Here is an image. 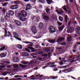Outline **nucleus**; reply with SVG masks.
<instances>
[{
    "instance_id": "1",
    "label": "nucleus",
    "mask_w": 80,
    "mask_h": 80,
    "mask_svg": "<svg viewBox=\"0 0 80 80\" xmlns=\"http://www.w3.org/2000/svg\"><path fill=\"white\" fill-rule=\"evenodd\" d=\"M27 16V13L25 10H22L21 11V13H19L17 14V17H26Z\"/></svg>"
},
{
    "instance_id": "2",
    "label": "nucleus",
    "mask_w": 80,
    "mask_h": 80,
    "mask_svg": "<svg viewBox=\"0 0 80 80\" xmlns=\"http://www.w3.org/2000/svg\"><path fill=\"white\" fill-rule=\"evenodd\" d=\"M11 9L12 10H15V9H18V6L17 4L11 5L10 7Z\"/></svg>"
},
{
    "instance_id": "3",
    "label": "nucleus",
    "mask_w": 80,
    "mask_h": 80,
    "mask_svg": "<svg viewBox=\"0 0 80 80\" xmlns=\"http://www.w3.org/2000/svg\"><path fill=\"white\" fill-rule=\"evenodd\" d=\"M32 31L34 34H36L37 33V30H36V27L35 26L32 27Z\"/></svg>"
},
{
    "instance_id": "4",
    "label": "nucleus",
    "mask_w": 80,
    "mask_h": 80,
    "mask_svg": "<svg viewBox=\"0 0 80 80\" xmlns=\"http://www.w3.org/2000/svg\"><path fill=\"white\" fill-rule=\"evenodd\" d=\"M62 8H63V10H65V12H68V10H69V9H70V7H69L68 6H67L66 5L63 6L62 7Z\"/></svg>"
},
{
    "instance_id": "5",
    "label": "nucleus",
    "mask_w": 80,
    "mask_h": 80,
    "mask_svg": "<svg viewBox=\"0 0 80 80\" xmlns=\"http://www.w3.org/2000/svg\"><path fill=\"white\" fill-rule=\"evenodd\" d=\"M39 29L40 30H42L43 28V23L42 22H40L39 23Z\"/></svg>"
},
{
    "instance_id": "6",
    "label": "nucleus",
    "mask_w": 80,
    "mask_h": 80,
    "mask_svg": "<svg viewBox=\"0 0 80 80\" xmlns=\"http://www.w3.org/2000/svg\"><path fill=\"white\" fill-rule=\"evenodd\" d=\"M7 54V53L6 52H5L4 53H2L0 54V56L1 58H3L6 57V55Z\"/></svg>"
},
{
    "instance_id": "7",
    "label": "nucleus",
    "mask_w": 80,
    "mask_h": 80,
    "mask_svg": "<svg viewBox=\"0 0 80 80\" xmlns=\"http://www.w3.org/2000/svg\"><path fill=\"white\" fill-rule=\"evenodd\" d=\"M64 39H65V38L63 37L59 38L58 39L57 42L58 43H60V42H62L63 40H64Z\"/></svg>"
},
{
    "instance_id": "8",
    "label": "nucleus",
    "mask_w": 80,
    "mask_h": 80,
    "mask_svg": "<svg viewBox=\"0 0 80 80\" xmlns=\"http://www.w3.org/2000/svg\"><path fill=\"white\" fill-rule=\"evenodd\" d=\"M14 23H15L18 26H20L22 24V23L20 22V21L18 20H15L14 21Z\"/></svg>"
},
{
    "instance_id": "9",
    "label": "nucleus",
    "mask_w": 80,
    "mask_h": 80,
    "mask_svg": "<svg viewBox=\"0 0 80 80\" xmlns=\"http://www.w3.org/2000/svg\"><path fill=\"white\" fill-rule=\"evenodd\" d=\"M20 20H22V22H25L27 20V18H23V16H19Z\"/></svg>"
},
{
    "instance_id": "10",
    "label": "nucleus",
    "mask_w": 80,
    "mask_h": 80,
    "mask_svg": "<svg viewBox=\"0 0 80 80\" xmlns=\"http://www.w3.org/2000/svg\"><path fill=\"white\" fill-rule=\"evenodd\" d=\"M22 55L23 57H28L29 54L26 52H24L22 53Z\"/></svg>"
},
{
    "instance_id": "11",
    "label": "nucleus",
    "mask_w": 80,
    "mask_h": 80,
    "mask_svg": "<svg viewBox=\"0 0 80 80\" xmlns=\"http://www.w3.org/2000/svg\"><path fill=\"white\" fill-rule=\"evenodd\" d=\"M8 13L11 16H13V15L15 14V12L11 10H9L8 11Z\"/></svg>"
},
{
    "instance_id": "12",
    "label": "nucleus",
    "mask_w": 80,
    "mask_h": 80,
    "mask_svg": "<svg viewBox=\"0 0 80 80\" xmlns=\"http://www.w3.org/2000/svg\"><path fill=\"white\" fill-rule=\"evenodd\" d=\"M28 49L30 50L32 52H37V51L35 50V49L33 48L32 47H28Z\"/></svg>"
},
{
    "instance_id": "13",
    "label": "nucleus",
    "mask_w": 80,
    "mask_h": 80,
    "mask_svg": "<svg viewBox=\"0 0 80 80\" xmlns=\"http://www.w3.org/2000/svg\"><path fill=\"white\" fill-rule=\"evenodd\" d=\"M31 55L32 57L33 58H35V59L36 58H37V56H35L36 55H37V53H31Z\"/></svg>"
},
{
    "instance_id": "14",
    "label": "nucleus",
    "mask_w": 80,
    "mask_h": 80,
    "mask_svg": "<svg viewBox=\"0 0 80 80\" xmlns=\"http://www.w3.org/2000/svg\"><path fill=\"white\" fill-rule=\"evenodd\" d=\"M14 62H19V58L18 57H14L13 60Z\"/></svg>"
},
{
    "instance_id": "15",
    "label": "nucleus",
    "mask_w": 80,
    "mask_h": 80,
    "mask_svg": "<svg viewBox=\"0 0 80 80\" xmlns=\"http://www.w3.org/2000/svg\"><path fill=\"white\" fill-rule=\"evenodd\" d=\"M65 28V27L64 25L62 26L61 27H59L58 28V29L59 30V31L60 32H62L63 30V28Z\"/></svg>"
},
{
    "instance_id": "16",
    "label": "nucleus",
    "mask_w": 80,
    "mask_h": 80,
    "mask_svg": "<svg viewBox=\"0 0 80 80\" xmlns=\"http://www.w3.org/2000/svg\"><path fill=\"white\" fill-rule=\"evenodd\" d=\"M68 20H69V18H68L67 15L64 16V21L66 23L68 22Z\"/></svg>"
},
{
    "instance_id": "17",
    "label": "nucleus",
    "mask_w": 80,
    "mask_h": 80,
    "mask_svg": "<svg viewBox=\"0 0 80 80\" xmlns=\"http://www.w3.org/2000/svg\"><path fill=\"white\" fill-rule=\"evenodd\" d=\"M76 30V33L77 34L79 35V33H80V27H78Z\"/></svg>"
},
{
    "instance_id": "18",
    "label": "nucleus",
    "mask_w": 80,
    "mask_h": 80,
    "mask_svg": "<svg viewBox=\"0 0 80 80\" xmlns=\"http://www.w3.org/2000/svg\"><path fill=\"white\" fill-rule=\"evenodd\" d=\"M69 70V69H64V70L62 71V72H64V73H69V72H72V70H70V71Z\"/></svg>"
},
{
    "instance_id": "19",
    "label": "nucleus",
    "mask_w": 80,
    "mask_h": 80,
    "mask_svg": "<svg viewBox=\"0 0 80 80\" xmlns=\"http://www.w3.org/2000/svg\"><path fill=\"white\" fill-rule=\"evenodd\" d=\"M26 7L28 9V10H30V9H32V6H31L30 4H27L26 5Z\"/></svg>"
},
{
    "instance_id": "20",
    "label": "nucleus",
    "mask_w": 80,
    "mask_h": 80,
    "mask_svg": "<svg viewBox=\"0 0 80 80\" xmlns=\"http://www.w3.org/2000/svg\"><path fill=\"white\" fill-rule=\"evenodd\" d=\"M14 3L16 5H17V4H21L22 3V2L19 0L14 1Z\"/></svg>"
},
{
    "instance_id": "21",
    "label": "nucleus",
    "mask_w": 80,
    "mask_h": 80,
    "mask_svg": "<svg viewBox=\"0 0 80 80\" xmlns=\"http://www.w3.org/2000/svg\"><path fill=\"white\" fill-rule=\"evenodd\" d=\"M49 30H56V29L54 27L51 26L49 27Z\"/></svg>"
},
{
    "instance_id": "22",
    "label": "nucleus",
    "mask_w": 80,
    "mask_h": 80,
    "mask_svg": "<svg viewBox=\"0 0 80 80\" xmlns=\"http://www.w3.org/2000/svg\"><path fill=\"white\" fill-rule=\"evenodd\" d=\"M43 19L44 20L45 19L46 20V21H48V20H49V17L47 15H45L43 17Z\"/></svg>"
},
{
    "instance_id": "23",
    "label": "nucleus",
    "mask_w": 80,
    "mask_h": 80,
    "mask_svg": "<svg viewBox=\"0 0 80 80\" xmlns=\"http://www.w3.org/2000/svg\"><path fill=\"white\" fill-rule=\"evenodd\" d=\"M19 67L22 68H26V67H27V65L19 64Z\"/></svg>"
},
{
    "instance_id": "24",
    "label": "nucleus",
    "mask_w": 80,
    "mask_h": 80,
    "mask_svg": "<svg viewBox=\"0 0 80 80\" xmlns=\"http://www.w3.org/2000/svg\"><path fill=\"white\" fill-rule=\"evenodd\" d=\"M48 42L50 43H55V40L54 39L49 40H48Z\"/></svg>"
},
{
    "instance_id": "25",
    "label": "nucleus",
    "mask_w": 80,
    "mask_h": 80,
    "mask_svg": "<svg viewBox=\"0 0 80 80\" xmlns=\"http://www.w3.org/2000/svg\"><path fill=\"white\" fill-rule=\"evenodd\" d=\"M17 46L19 49H22V45L20 44H17Z\"/></svg>"
},
{
    "instance_id": "26",
    "label": "nucleus",
    "mask_w": 80,
    "mask_h": 80,
    "mask_svg": "<svg viewBox=\"0 0 80 80\" xmlns=\"http://www.w3.org/2000/svg\"><path fill=\"white\" fill-rule=\"evenodd\" d=\"M45 51L46 52H49L50 51V48H47L45 49Z\"/></svg>"
},
{
    "instance_id": "27",
    "label": "nucleus",
    "mask_w": 80,
    "mask_h": 80,
    "mask_svg": "<svg viewBox=\"0 0 80 80\" xmlns=\"http://www.w3.org/2000/svg\"><path fill=\"white\" fill-rule=\"evenodd\" d=\"M59 19L61 22H62V21L63 20V17L60 16L59 17Z\"/></svg>"
},
{
    "instance_id": "28",
    "label": "nucleus",
    "mask_w": 80,
    "mask_h": 80,
    "mask_svg": "<svg viewBox=\"0 0 80 80\" xmlns=\"http://www.w3.org/2000/svg\"><path fill=\"white\" fill-rule=\"evenodd\" d=\"M13 35H14V36H16L17 37H18V33H17V32H13Z\"/></svg>"
},
{
    "instance_id": "29",
    "label": "nucleus",
    "mask_w": 80,
    "mask_h": 80,
    "mask_svg": "<svg viewBox=\"0 0 80 80\" xmlns=\"http://www.w3.org/2000/svg\"><path fill=\"white\" fill-rule=\"evenodd\" d=\"M13 67L15 68H18V65L17 64H14L13 65Z\"/></svg>"
},
{
    "instance_id": "30",
    "label": "nucleus",
    "mask_w": 80,
    "mask_h": 80,
    "mask_svg": "<svg viewBox=\"0 0 80 80\" xmlns=\"http://www.w3.org/2000/svg\"><path fill=\"white\" fill-rule=\"evenodd\" d=\"M68 65L63 66L62 67L60 68H63L64 69H65V68H67V67H68Z\"/></svg>"
},
{
    "instance_id": "31",
    "label": "nucleus",
    "mask_w": 80,
    "mask_h": 80,
    "mask_svg": "<svg viewBox=\"0 0 80 80\" xmlns=\"http://www.w3.org/2000/svg\"><path fill=\"white\" fill-rule=\"evenodd\" d=\"M9 27L10 28H11L12 29V30H13V29H14L13 26L12 25V24H9Z\"/></svg>"
},
{
    "instance_id": "32",
    "label": "nucleus",
    "mask_w": 80,
    "mask_h": 80,
    "mask_svg": "<svg viewBox=\"0 0 80 80\" xmlns=\"http://www.w3.org/2000/svg\"><path fill=\"white\" fill-rule=\"evenodd\" d=\"M49 31L51 33H55L56 32V30H50Z\"/></svg>"
},
{
    "instance_id": "33",
    "label": "nucleus",
    "mask_w": 80,
    "mask_h": 80,
    "mask_svg": "<svg viewBox=\"0 0 80 80\" xmlns=\"http://www.w3.org/2000/svg\"><path fill=\"white\" fill-rule=\"evenodd\" d=\"M40 19V17H38L37 18H36V22H38L39 21V20Z\"/></svg>"
},
{
    "instance_id": "34",
    "label": "nucleus",
    "mask_w": 80,
    "mask_h": 80,
    "mask_svg": "<svg viewBox=\"0 0 80 80\" xmlns=\"http://www.w3.org/2000/svg\"><path fill=\"white\" fill-rule=\"evenodd\" d=\"M5 49V47L3 46L2 48H0V51H3Z\"/></svg>"
},
{
    "instance_id": "35",
    "label": "nucleus",
    "mask_w": 80,
    "mask_h": 80,
    "mask_svg": "<svg viewBox=\"0 0 80 80\" xmlns=\"http://www.w3.org/2000/svg\"><path fill=\"white\" fill-rule=\"evenodd\" d=\"M58 78V77L57 76H53L52 78H50V79H57Z\"/></svg>"
},
{
    "instance_id": "36",
    "label": "nucleus",
    "mask_w": 80,
    "mask_h": 80,
    "mask_svg": "<svg viewBox=\"0 0 80 80\" xmlns=\"http://www.w3.org/2000/svg\"><path fill=\"white\" fill-rule=\"evenodd\" d=\"M10 15L9 14H8V13H7L6 14V16L7 18H10Z\"/></svg>"
},
{
    "instance_id": "37",
    "label": "nucleus",
    "mask_w": 80,
    "mask_h": 80,
    "mask_svg": "<svg viewBox=\"0 0 80 80\" xmlns=\"http://www.w3.org/2000/svg\"><path fill=\"white\" fill-rule=\"evenodd\" d=\"M39 2H40L42 3H45V0H38Z\"/></svg>"
},
{
    "instance_id": "38",
    "label": "nucleus",
    "mask_w": 80,
    "mask_h": 80,
    "mask_svg": "<svg viewBox=\"0 0 80 80\" xmlns=\"http://www.w3.org/2000/svg\"><path fill=\"white\" fill-rule=\"evenodd\" d=\"M8 4V2H4L2 4V7H7V5Z\"/></svg>"
},
{
    "instance_id": "39",
    "label": "nucleus",
    "mask_w": 80,
    "mask_h": 80,
    "mask_svg": "<svg viewBox=\"0 0 80 80\" xmlns=\"http://www.w3.org/2000/svg\"><path fill=\"white\" fill-rule=\"evenodd\" d=\"M80 58V55H79L78 56H77L75 58H73L72 59H78V58Z\"/></svg>"
},
{
    "instance_id": "40",
    "label": "nucleus",
    "mask_w": 80,
    "mask_h": 80,
    "mask_svg": "<svg viewBox=\"0 0 80 80\" xmlns=\"http://www.w3.org/2000/svg\"><path fill=\"white\" fill-rule=\"evenodd\" d=\"M1 21L2 22H5V19L3 18H1Z\"/></svg>"
},
{
    "instance_id": "41",
    "label": "nucleus",
    "mask_w": 80,
    "mask_h": 80,
    "mask_svg": "<svg viewBox=\"0 0 80 80\" xmlns=\"http://www.w3.org/2000/svg\"><path fill=\"white\" fill-rule=\"evenodd\" d=\"M67 33H72V32L71 31V30L70 29H68L67 31Z\"/></svg>"
},
{
    "instance_id": "42",
    "label": "nucleus",
    "mask_w": 80,
    "mask_h": 80,
    "mask_svg": "<svg viewBox=\"0 0 80 80\" xmlns=\"http://www.w3.org/2000/svg\"><path fill=\"white\" fill-rule=\"evenodd\" d=\"M11 79H13L12 80H20V79H21V78H13Z\"/></svg>"
},
{
    "instance_id": "43",
    "label": "nucleus",
    "mask_w": 80,
    "mask_h": 80,
    "mask_svg": "<svg viewBox=\"0 0 80 80\" xmlns=\"http://www.w3.org/2000/svg\"><path fill=\"white\" fill-rule=\"evenodd\" d=\"M41 46H39L38 45H37L35 46L36 48H40Z\"/></svg>"
},
{
    "instance_id": "44",
    "label": "nucleus",
    "mask_w": 80,
    "mask_h": 80,
    "mask_svg": "<svg viewBox=\"0 0 80 80\" xmlns=\"http://www.w3.org/2000/svg\"><path fill=\"white\" fill-rule=\"evenodd\" d=\"M8 37H12V36L10 32L8 31Z\"/></svg>"
},
{
    "instance_id": "45",
    "label": "nucleus",
    "mask_w": 80,
    "mask_h": 80,
    "mask_svg": "<svg viewBox=\"0 0 80 80\" xmlns=\"http://www.w3.org/2000/svg\"><path fill=\"white\" fill-rule=\"evenodd\" d=\"M29 62H27V61H24L23 62V64H24V65H27L28 63Z\"/></svg>"
},
{
    "instance_id": "46",
    "label": "nucleus",
    "mask_w": 80,
    "mask_h": 80,
    "mask_svg": "<svg viewBox=\"0 0 80 80\" xmlns=\"http://www.w3.org/2000/svg\"><path fill=\"white\" fill-rule=\"evenodd\" d=\"M50 10L49 8H48V7L46 8V11L47 13H48L49 12H50Z\"/></svg>"
},
{
    "instance_id": "47",
    "label": "nucleus",
    "mask_w": 80,
    "mask_h": 80,
    "mask_svg": "<svg viewBox=\"0 0 80 80\" xmlns=\"http://www.w3.org/2000/svg\"><path fill=\"white\" fill-rule=\"evenodd\" d=\"M42 10H37L36 12L37 13H40V12H42Z\"/></svg>"
},
{
    "instance_id": "48",
    "label": "nucleus",
    "mask_w": 80,
    "mask_h": 80,
    "mask_svg": "<svg viewBox=\"0 0 80 80\" xmlns=\"http://www.w3.org/2000/svg\"><path fill=\"white\" fill-rule=\"evenodd\" d=\"M57 66L55 65H51L49 66V67H56Z\"/></svg>"
},
{
    "instance_id": "49",
    "label": "nucleus",
    "mask_w": 80,
    "mask_h": 80,
    "mask_svg": "<svg viewBox=\"0 0 80 80\" xmlns=\"http://www.w3.org/2000/svg\"><path fill=\"white\" fill-rule=\"evenodd\" d=\"M15 78H18V77H21V78H23V77L20 75H16L15 76Z\"/></svg>"
},
{
    "instance_id": "50",
    "label": "nucleus",
    "mask_w": 80,
    "mask_h": 80,
    "mask_svg": "<svg viewBox=\"0 0 80 80\" xmlns=\"http://www.w3.org/2000/svg\"><path fill=\"white\" fill-rule=\"evenodd\" d=\"M78 60H80V58L77 59H75V60H72V62H76V61H78Z\"/></svg>"
},
{
    "instance_id": "51",
    "label": "nucleus",
    "mask_w": 80,
    "mask_h": 80,
    "mask_svg": "<svg viewBox=\"0 0 80 80\" xmlns=\"http://www.w3.org/2000/svg\"><path fill=\"white\" fill-rule=\"evenodd\" d=\"M47 2H48V3L49 5H50V4H51V3H52V0H48L47 1Z\"/></svg>"
},
{
    "instance_id": "52",
    "label": "nucleus",
    "mask_w": 80,
    "mask_h": 80,
    "mask_svg": "<svg viewBox=\"0 0 80 80\" xmlns=\"http://www.w3.org/2000/svg\"><path fill=\"white\" fill-rule=\"evenodd\" d=\"M61 45H64V46H65L66 45V42H63L61 43Z\"/></svg>"
},
{
    "instance_id": "53",
    "label": "nucleus",
    "mask_w": 80,
    "mask_h": 80,
    "mask_svg": "<svg viewBox=\"0 0 80 80\" xmlns=\"http://www.w3.org/2000/svg\"><path fill=\"white\" fill-rule=\"evenodd\" d=\"M57 23H58L59 26H61V25H62V22H57Z\"/></svg>"
},
{
    "instance_id": "54",
    "label": "nucleus",
    "mask_w": 80,
    "mask_h": 80,
    "mask_svg": "<svg viewBox=\"0 0 80 80\" xmlns=\"http://www.w3.org/2000/svg\"><path fill=\"white\" fill-rule=\"evenodd\" d=\"M42 57H48V55L47 54H44L42 55Z\"/></svg>"
},
{
    "instance_id": "55",
    "label": "nucleus",
    "mask_w": 80,
    "mask_h": 80,
    "mask_svg": "<svg viewBox=\"0 0 80 80\" xmlns=\"http://www.w3.org/2000/svg\"><path fill=\"white\" fill-rule=\"evenodd\" d=\"M60 12L61 13H63L64 12L63 11V10L61 8L60 9Z\"/></svg>"
},
{
    "instance_id": "56",
    "label": "nucleus",
    "mask_w": 80,
    "mask_h": 80,
    "mask_svg": "<svg viewBox=\"0 0 80 80\" xmlns=\"http://www.w3.org/2000/svg\"><path fill=\"white\" fill-rule=\"evenodd\" d=\"M4 30L5 32V34H7V29H6V28H4Z\"/></svg>"
},
{
    "instance_id": "57",
    "label": "nucleus",
    "mask_w": 80,
    "mask_h": 80,
    "mask_svg": "<svg viewBox=\"0 0 80 80\" xmlns=\"http://www.w3.org/2000/svg\"><path fill=\"white\" fill-rule=\"evenodd\" d=\"M79 34H77V33H76V34H74V35L73 37H78V36Z\"/></svg>"
},
{
    "instance_id": "58",
    "label": "nucleus",
    "mask_w": 80,
    "mask_h": 80,
    "mask_svg": "<svg viewBox=\"0 0 80 80\" xmlns=\"http://www.w3.org/2000/svg\"><path fill=\"white\" fill-rule=\"evenodd\" d=\"M43 7L42 6V5H39V7H38V8L39 9H42V8Z\"/></svg>"
},
{
    "instance_id": "59",
    "label": "nucleus",
    "mask_w": 80,
    "mask_h": 80,
    "mask_svg": "<svg viewBox=\"0 0 80 80\" xmlns=\"http://www.w3.org/2000/svg\"><path fill=\"white\" fill-rule=\"evenodd\" d=\"M5 63H7V64H10V61H6L5 62Z\"/></svg>"
},
{
    "instance_id": "60",
    "label": "nucleus",
    "mask_w": 80,
    "mask_h": 80,
    "mask_svg": "<svg viewBox=\"0 0 80 80\" xmlns=\"http://www.w3.org/2000/svg\"><path fill=\"white\" fill-rule=\"evenodd\" d=\"M30 2H32L33 3V2H36V0H30Z\"/></svg>"
},
{
    "instance_id": "61",
    "label": "nucleus",
    "mask_w": 80,
    "mask_h": 80,
    "mask_svg": "<svg viewBox=\"0 0 80 80\" xmlns=\"http://www.w3.org/2000/svg\"><path fill=\"white\" fill-rule=\"evenodd\" d=\"M38 60H40V61H41L42 60V58H37Z\"/></svg>"
},
{
    "instance_id": "62",
    "label": "nucleus",
    "mask_w": 80,
    "mask_h": 80,
    "mask_svg": "<svg viewBox=\"0 0 80 80\" xmlns=\"http://www.w3.org/2000/svg\"><path fill=\"white\" fill-rule=\"evenodd\" d=\"M46 64L48 66L50 65H52V62H49V63H47Z\"/></svg>"
},
{
    "instance_id": "63",
    "label": "nucleus",
    "mask_w": 80,
    "mask_h": 80,
    "mask_svg": "<svg viewBox=\"0 0 80 80\" xmlns=\"http://www.w3.org/2000/svg\"><path fill=\"white\" fill-rule=\"evenodd\" d=\"M0 68H5V65H2L0 66Z\"/></svg>"
},
{
    "instance_id": "64",
    "label": "nucleus",
    "mask_w": 80,
    "mask_h": 80,
    "mask_svg": "<svg viewBox=\"0 0 80 80\" xmlns=\"http://www.w3.org/2000/svg\"><path fill=\"white\" fill-rule=\"evenodd\" d=\"M2 12L3 13H5L6 11H5V9H4V8H3L2 9Z\"/></svg>"
}]
</instances>
